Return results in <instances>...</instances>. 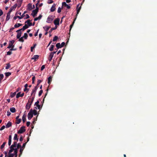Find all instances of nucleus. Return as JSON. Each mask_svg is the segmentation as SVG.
<instances>
[{"label":"nucleus","mask_w":157,"mask_h":157,"mask_svg":"<svg viewBox=\"0 0 157 157\" xmlns=\"http://www.w3.org/2000/svg\"><path fill=\"white\" fill-rule=\"evenodd\" d=\"M17 149H15L14 150H10L9 152V156L8 157H17Z\"/></svg>","instance_id":"f257e3e1"},{"label":"nucleus","mask_w":157,"mask_h":157,"mask_svg":"<svg viewBox=\"0 0 157 157\" xmlns=\"http://www.w3.org/2000/svg\"><path fill=\"white\" fill-rule=\"evenodd\" d=\"M14 42V41L13 40L10 41L9 45L7 47V48H13L14 45H13Z\"/></svg>","instance_id":"f03ea898"},{"label":"nucleus","mask_w":157,"mask_h":157,"mask_svg":"<svg viewBox=\"0 0 157 157\" xmlns=\"http://www.w3.org/2000/svg\"><path fill=\"white\" fill-rule=\"evenodd\" d=\"M25 127L24 126L21 127L20 129L18 131L17 133L19 134H21L24 132L25 131Z\"/></svg>","instance_id":"7ed1b4c3"},{"label":"nucleus","mask_w":157,"mask_h":157,"mask_svg":"<svg viewBox=\"0 0 157 157\" xmlns=\"http://www.w3.org/2000/svg\"><path fill=\"white\" fill-rule=\"evenodd\" d=\"M60 19L59 18H57L54 21V23L55 26L59 25Z\"/></svg>","instance_id":"20e7f679"},{"label":"nucleus","mask_w":157,"mask_h":157,"mask_svg":"<svg viewBox=\"0 0 157 157\" xmlns=\"http://www.w3.org/2000/svg\"><path fill=\"white\" fill-rule=\"evenodd\" d=\"M32 109H31L29 112L28 113V117L29 120H30L33 117V114L32 112Z\"/></svg>","instance_id":"39448f33"},{"label":"nucleus","mask_w":157,"mask_h":157,"mask_svg":"<svg viewBox=\"0 0 157 157\" xmlns=\"http://www.w3.org/2000/svg\"><path fill=\"white\" fill-rule=\"evenodd\" d=\"M43 28L46 32L45 33V35H46L48 33V30L49 29V27L48 26H45L43 27Z\"/></svg>","instance_id":"423d86ee"},{"label":"nucleus","mask_w":157,"mask_h":157,"mask_svg":"<svg viewBox=\"0 0 157 157\" xmlns=\"http://www.w3.org/2000/svg\"><path fill=\"white\" fill-rule=\"evenodd\" d=\"M38 11V9H36L35 10H33L31 13L32 15L34 17L36 14L37 13Z\"/></svg>","instance_id":"0eeeda50"},{"label":"nucleus","mask_w":157,"mask_h":157,"mask_svg":"<svg viewBox=\"0 0 157 157\" xmlns=\"http://www.w3.org/2000/svg\"><path fill=\"white\" fill-rule=\"evenodd\" d=\"M63 7H66L68 9H69L71 8L70 6L67 4L65 2H63L62 3V8Z\"/></svg>","instance_id":"6e6552de"},{"label":"nucleus","mask_w":157,"mask_h":157,"mask_svg":"<svg viewBox=\"0 0 157 157\" xmlns=\"http://www.w3.org/2000/svg\"><path fill=\"white\" fill-rule=\"evenodd\" d=\"M37 88L38 87H37V86H36V87L34 88V89L32 91V92L31 94V95H32L33 94L34 97L35 94L36 93V91Z\"/></svg>","instance_id":"1a4fd4ad"},{"label":"nucleus","mask_w":157,"mask_h":157,"mask_svg":"<svg viewBox=\"0 0 157 157\" xmlns=\"http://www.w3.org/2000/svg\"><path fill=\"white\" fill-rule=\"evenodd\" d=\"M56 4L54 3L53 5L52 6V7L50 9V11L52 12H53L55 11L56 9Z\"/></svg>","instance_id":"9d476101"},{"label":"nucleus","mask_w":157,"mask_h":157,"mask_svg":"<svg viewBox=\"0 0 157 157\" xmlns=\"http://www.w3.org/2000/svg\"><path fill=\"white\" fill-rule=\"evenodd\" d=\"M57 52V50L56 51L52 52L50 54V61L51 60L53 56Z\"/></svg>","instance_id":"9b49d317"},{"label":"nucleus","mask_w":157,"mask_h":157,"mask_svg":"<svg viewBox=\"0 0 157 157\" xmlns=\"http://www.w3.org/2000/svg\"><path fill=\"white\" fill-rule=\"evenodd\" d=\"M17 146V145L16 144H13L10 147V149L12 150H14L15 149H17V148H16V147Z\"/></svg>","instance_id":"f8f14e48"},{"label":"nucleus","mask_w":157,"mask_h":157,"mask_svg":"<svg viewBox=\"0 0 157 157\" xmlns=\"http://www.w3.org/2000/svg\"><path fill=\"white\" fill-rule=\"evenodd\" d=\"M24 94L23 93L21 94L20 92L18 93L16 95V97L17 98H18L19 97H22L24 96Z\"/></svg>","instance_id":"ddd939ff"},{"label":"nucleus","mask_w":157,"mask_h":157,"mask_svg":"<svg viewBox=\"0 0 157 157\" xmlns=\"http://www.w3.org/2000/svg\"><path fill=\"white\" fill-rule=\"evenodd\" d=\"M39 56L38 55H36L33 56L31 58V59L34 60V61H35L36 60L38 59Z\"/></svg>","instance_id":"4468645a"},{"label":"nucleus","mask_w":157,"mask_h":157,"mask_svg":"<svg viewBox=\"0 0 157 157\" xmlns=\"http://www.w3.org/2000/svg\"><path fill=\"white\" fill-rule=\"evenodd\" d=\"M19 116H18L16 117V119H17V121L16 123L17 124H19L21 121V119H19Z\"/></svg>","instance_id":"2eb2a0df"},{"label":"nucleus","mask_w":157,"mask_h":157,"mask_svg":"<svg viewBox=\"0 0 157 157\" xmlns=\"http://www.w3.org/2000/svg\"><path fill=\"white\" fill-rule=\"evenodd\" d=\"M11 140H12V136L11 135H10L9 136V137L8 145L9 146H10L11 144Z\"/></svg>","instance_id":"dca6fc26"},{"label":"nucleus","mask_w":157,"mask_h":157,"mask_svg":"<svg viewBox=\"0 0 157 157\" xmlns=\"http://www.w3.org/2000/svg\"><path fill=\"white\" fill-rule=\"evenodd\" d=\"M34 98V97H33L31 98H29L28 103L29 104H30V105H31L33 101Z\"/></svg>","instance_id":"f3484780"},{"label":"nucleus","mask_w":157,"mask_h":157,"mask_svg":"<svg viewBox=\"0 0 157 157\" xmlns=\"http://www.w3.org/2000/svg\"><path fill=\"white\" fill-rule=\"evenodd\" d=\"M27 23V24L29 26H31L32 25V23L30 22V20H27L25 23Z\"/></svg>","instance_id":"a211bd4d"},{"label":"nucleus","mask_w":157,"mask_h":157,"mask_svg":"<svg viewBox=\"0 0 157 157\" xmlns=\"http://www.w3.org/2000/svg\"><path fill=\"white\" fill-rule=\"evenodd\" d=\"M79 5L78 4L77 6V14L76 15H77L79 13V12H80V11L81 9V6H80L79 8L78 9H77V8L78 7V6H79Z\"/></svg>","instance_id":"6ab92c4d"},{"label":"nucleus","mask_w":157,"mask_h":157,"mask_svg":"<svg viewBox=\"0 0 157 157\" xmlns=\"http://www.w3.org/2000/svg\"><path fill=\"white\" fill-rule=\"evenodd\" d=\"M12 125V123L10 122H8L6 125V128H8Z\"/></svg>","instance_id":"aec40b11"},{"label":"nucleus","mask_w":157,"mask_h":157,"mask_svg":"<svg viewBox=\"0 0 157 157\" xmlns=\"http://www.w3.org/2000/svg\"><path fill=\"white\" fill-rule=\"evenodd\" d=\"M17 39H19L21 36V32H17Z\"/></svg>","instance_id":"412c9836"},{"label":"nucleus","mask_w":157,"mask_h":157,"mask_svg":"<svg viewBox=\"0 0 157 157\" xmlns=\"http://www.w3.org/2000/svg\"><path fill=\"white\" fill-rule=\"evenodd\" d=\"M35 108L36 109H40V105H39V104L37 105H35Z\"/></svg>","instance_id":"4be33fe9"},{"label":"nucleus","mask_w":157,"mask_h":157,"mask_svg":"<svg viewBox=\"0 0 157 157\" xmlns=\"http://www.w3.org/2000/svg\"><path fill=\"white\" fill-rule=\"evenodd\" d=\"M31 105L30 104L27 103L26 105V108L27 109H29L30 108Z\"/></svg>","instance_id":"5701e85b"},{"label":"nucleus","mask_w":157,"mask_h":157,"mask_svg":"<svg viewBox=\"0 0 157 157\" xmlns=\"http://www.w3.org/2000/svg\"><path fill=\"white\" fill-rule=\"evenodd\" d=\"M10 13H8L7 14L6 20V21H8L10 18Z\"/></svg>","instance_id":"b1692460"},{"label":"nucleus","mask_w":157,"mask_h":157,"mask_svg":"<svg viewBox=\"0 0 157 157\" xmlns=\"http://www.w3.org/2000/svg\"><path fill=\"white\" fill-rule=\"evenodd\" d=\"M10 111L12 113H14L16 111V109L14 107H12L10 109Z\"/></svg>","instance_id":"393cba45"},{"label":"nucleus","mask_w":157,"mask_h":157,"mask_svg":"<svg viewBox=\"0 0 157 157\" xmlns=\"http://www.w3.org/2000/svg\"><path fill=\"white\" fill-rule=\"evenodd\" d=\"M26 116L25 115V114H24L22 116V119L23 122H25V121L26 120Z\"/></svg>","instance_id":"a878e982"},{"label":"nucleus","mask_w":157,"mask_h":157,"mask_svg":"<svg viewBox=\"0 0 157 157\" xmlns=\"http://www.w3.org/2000/svg\"><path fill=\"white\" fill-rule=\"evenodd\" d=\"M22 24L20 23H17L15 24L14 25V28H17L19 27V26L22 25Z\"/></svg>","instance_id":"bb28decb"},{"label":"nucleus","mask_w":157,"mask_h":157,"mask_svg":"<svg viewBox=\"0 0 157 157\" xmlns=\"http://www.w3.org/2000/svg\"><path fill=\"white\" fill-rule=\"evenodd\" d=\"M61 44L60 43H58L56 45V46L57 47V48L59 49V48H62L61 46L60 45Z\"/></svg>","instance_id":"cd10ccee"},{"label":"nucleus","mask_w":157,"mask_h":157,"mask_svg":"<svg viewBox=\"0 0 157 157\" xmlns=\"http://www.w3.org/2000/svg\"><path fill=\"white\" fill-rule=\"evenodd\" d=\"M76 19V18H75L74 19V21L73 22L72 24L71 25H70V31H71V29L72 28V27H73V25H74V24L75 21V20Z\"/></svg>","instance_id":"c85d7f7f"},{"label":"nucleus","mask_w":157,"mask_h":157,"mask_svg":"<svg viewBox=\"0 0 157 157\" xmlns=\"http://www.w3.org/2000/svg\"><path fill=\"white\" fill-rule=\"evenodd\" d=\"M76 19V18H75L74 19V21L73 22L72 24L71 25H70V31H71V29L72 28V27H73V25H74V24L75 21V20Z\"/></svg>","instance_id":"c756f323"},{"label":"nucleus","mask_w":157,"mask_h":157,"mask_svg":"<svg viewBox=\"0 0 157 157\" xmlns=\"http://www.w3.org/2000/svg\"><path fill=\"white\" fill-rule=\"evenodd\" d=\"M42 17V16L41 15H40L38 17H36L34 18V21H36L37 20H39L40 19V18Z\"/></svg>","instance_id":"7c9ffc66"},{"label":"nucleus","mask_w":157,"mask_h":157,"mask_svg":"<svg viewBox=\"0 0 157 157\" xmlns=\"http://www.w3.org/2000/svg\"><path fill=\"white\" fill-rule=\"evenodd\" d=\"M16 92H15L13 93H12L10 94V97L12 98H13L14 97L15 95H16Z\"/></svg>","instance_id":"2f4dec72"},{"label":"nucleus","mask_w":157,"mask_h":157,"mask_svg":"<svg viewBox=\"0 0 157 157\" xmlns=\"http://www.w3.org/2000/svg\"><path fill=\"white\" fill-rule=\"evenodd\" d=\"M32 113L33 115L34 114L36 115L37 114V112L35 110H32Z\"/></svg>","instance_id":"473e14b6"},{"label":"nucleus","mask_w":157,"mask_h":157,"mask_svg":"<svg viewBox=\"0 0 157 157\" xmlns=\"http://www.w3.org/2000/svg\"><path fill=\"white\" fill-rule=\"evenodd\" d=\"M10 65L9 63H7L6 64V69H7L9 68H10Z\"/></svg>","instance_id":"72a5a7b5"},{"label":"nucleus","mask_w":157,"mask_h":157,"mask_svg":"<svg viewBox=\"0 0 157 157\" xmlns=\"http://www.w3.org/2000/svg\"><path fill=\"white\" fill-rule=\"evenodd\" d=\"M13 139L14 140H17V141H18V138H17V134H15Z\"/></svg>","instance_id":"f704fd0d"},{"label":"nucleus","mask_w":157,"mask_h":157,"mask_svg":"<svg viewBox=\"0 0 157 157\" xmlns=\"http://www.w3.org/2000/svg\"><path fill=\"white\" fill-rule=\"evenodd\" d=\"M17 18H18L19 19H22V17H20V16H15L14 17H13V19L14 20H16Z\"/></svg>","instance_id":"c9c22d12"},{"label":"nucleus","mask_w":157,"mask_h":157,"mask_svg":"<svg viewBox=\"0 0 157 157\" xmlns=\"http://www.w3.org/2000/svg\"><path fill=\"white\" fill-rule=\"evenodd\" d=\"M32 5L30 4H29L28 6V9L29 10H31L32 9Z\"/></svg>","instance_id":"e433bc0d"},{"label":"nucleus","mask_w":157,"mask_h":157,"mask_svg":"<svg viewBox=\"0 0 157 157\" xmlns=\"http://www.w3.org/2000/svg\"><path fill=\"white\" fill-rule=\"evenodd\" d=\"M28 36V35L27 33H25L24 36H22V37H23V38H24L25 39H27Z\"/></svg>","instance_id":"4c0bfd02"},{"label":"nucleus","mask_w":157,"mask_h":157,"mask_svg":"<svg viewBox=\"0 0 157 157\" xmlns=\"http://www.w3.org/2000/svg\"><path fill=\"white\" fill-rule=\"evenodd\" d=\"M57 28V26H55L54 27L52 28L50 30V33L53 30L56 29Z\"/></svg>","instance_id":"58836bf2"},{"label":"nucleus","mask_w":157,"mask_h":157,"mask_svg":"<svg viewBox=\"0 0 157 157\" xmlns=\"http://www.w3.org/2000/svg\"><path fill=\"white\" fill-rule=\"evenodd\" d=\"M5 75L6 76L8 77L11 75L10 72H6L5 73Z\"/></svg>","instance_id":"ea45409f"},{"label":"nucleus","mask_w":157,"mask_h":157,"mask_svg":"<svg viewBox=\"0 0 157 157\" xmlns=\"http://www.w3.org/2000/svg\"><path fill=\"white\" fill-rule=\"evenodd\" d=\"M6 143V142H4L2 144L1 146V149H2L4 147Z\"/></svg>","instance_id":"a19ab883"},{"label":"nucleus","mask_w":157,"mask_h":157,"mask_svg":"<svg viewBox=\"0 0 157 157\" xmlns=\"http://www.w3.org/2000/svg\"><path fill=\"white\" fill-rule=\"evenodd\" d=\"M4 75L3 74L0 75V82H1V80H2L3 78Z\"/></svg>","instance_id":"79ce46f5"},{"label":"nucleus","mask_w":157,"mask_h":157,"mask_svg":"<svg viewBox=\"0 0 157 157\" xmlns=\"http://www.w3.org/2000/svg\"><path fill=\"white\" fill-rule=\"evenodd\" d=\"M58 39V37L57 36H55L53 39V41H55L57 40Z\"/></svg>","instance_id":"37998d69"},{"label":"nucleus","mask_w":157,"mask_h":157,"mask_svg":"<svg viewBox=\"0 0 157 157\" xmlns=\"http://www.w3.org/2000/svg\"><path fill=\"white\" fill-rule=\"evenodd\" d=\"M36 46V44H35L34 45V46L31 47V51L32 52L33 51V49Z\"/></svg>","instance_id":"c03bdc74"},{"label":"nucleus","mask_w":157,"mask_h":157,"mask_svg":"<svg viewBox=\"0 0 157 157\" xmlns=\"http://www.w3.org/2000/svg\"><path fill=\"white\" fill-rule=\"evenodd\" d=\"M29 26L27 24H25V25L23 27L24 29L25 30L27 29L29 27Z\"/></svg>","instance_id":"a18cd8bd"},{"label":"nucleus","mask_w":157,"mask_h":157,"mask_svg":"<svg viewBox=\"0 0 157 157\" xmlns=\"http://www.w3.org/2000/svg\"><path fill=\"white\" fill-rule=\"evenodd\" d=\"M23 38H24L22 36L21 38H19V40L21 42H23L24 41Z\"/></svg>","instance_id":"49530a36"},{"label":"nucleus","mask_w":157,"mask_h":157,"mask_svg":"<svg viewBox=\"0 0 157 157\" xmlns=\"http://www.w3.org/2000/svg\"><path fill=\"white\" fill-rule=\"evenodd\" d=\"M41 82V80H39V79L37 81V84L36 86H37V87H38V86L40 84V83Z\"/></svg>","instance_id":"de8ad7c7"},{"label":"nucleus","mask_w":157,"mask_h":157,"mask_svg":"<svg viewBox=\"0 0 157 157\" xmlns=\"http://www.w3.org/2000/svg\"><path fill=\"white\" fill-rule=\"evenodd\" d=\"M42 93H43V90H41L39 92V94H38L39 96H40L41 95V94H42Z\"/></svg>","instance_id":"09e8293b"},{"label":"nucleus","mask_w":157,"mask_h":157,"mask_svg":"<svg viewBox=\"0 0 157 157\" xmlns=\"http://www.w3.org/2000/svg\"><path fill=\"white\" fill-rule=\"evenodd\" d=\"M54 45H51L50 48V51H52L53 50Z\"/></svg>","instance_id":"8fccbe9b"},{"label":"nucleus","mask_w":157,"mask_h":157,"mask_svg":"<svg viewBox=\"0 0 157 157\" xmlns=\"http://www.w3.org/2000/svg\"><path fill=\"white\" fill-rule=\"evenodd\" d=\"M61 8L60 7H59L58 8L57 12L58 13H60L61 12Z\"/></svg>","instance_id":"3c124183"},{"label":"nucleus","mask_w":157,"mask_h":157,"mask_svg":"<svg viewBox=\"0 0 157 157\" xmlns=\"http://www.w3.org/2000/svg\"><path fill=\"white\" fill-rule=\"evenodd\" d=\"M17 148H17V150L19 147L21 148V145L19 143L18 144H17Z\"/></svg>","instance_id":"603ef678"},{"label":"nucleus","mask_w":157,"mask_h":157,"mask_svg":"<svg viewBox=\"0 0 157 157\" xmlns=\"http://www.w3.org/2000/svg\"><path fill=\"white\" fill-rule=\"evenodd\" d=\"M24 148H23L22 147H21L20 148V152L21 153V154H22V151H23V150H24Z\"/></svg>","instance_id":"864d4df0"},{"label":"nucleus","mask_w":157,"mask_h":157,"mask_svg":"<svg viewBox=\"0 0 157 157\" xmlns=\"http://www.w3.org/2000/svg\"><path fill=\"white\" fill-rule=\"evenodd\" d=\"M13 9H14V7H11L10 8V10L8 13H10H10L12 12V10H13Z\"/></svg>","instance_id":"5fc2aeb1"},{"label":"nucleus","mask_w":157,"mask_h":157,"mask_svg":"<svg viewBox=\"0 0 157 157\" xmlns=\"http://www.w3.org/2000/svg\"><path fill=\"white\" fill-rule=\"evenodd\" d=\"M25 29H24V28L23 27L22 28H21V29H19V30H17L16 31V32H20L21 30H22V31H24V30Z\"/></svg>","instance_id":"6e6d98bb"},{"label":"nucleus","mask_w":157,"mask_h":157,"mask_svg":"<svg viewBox=\"0 0 157 157\" xmlns=\"http://www.w3.org/2000/svg\"><path fill=\"white\" fill-rule=\"evenodd\" d=\"M12 53V52L11 51H10V50L9 51H8L7 52V55H10Z\"/></svg>","instance_id":"4d7b16f0"},{"label":"nucleus","mask_w":157,"mask_h":157,"mask_svg":"<svg viewBox=\"0 0 157 157\" xmlns=\"http://www.w3.org/2000/svg\"><path fill=\"white\" fill-rule=\"evenodd\" d=\"M35 79V76H33L32 78V83H34V81Z\"/></svg>","instance_id":"13d9d810"},{"label":"nucleus","mask_w":157,"mask_h":157,"mask_svg":"<svg viewBox=\"0 0 157 157\" xmlns=\"http://www.w3.org/2000/svg\"><path fill=\"white\" fill-rule=\"evenodd\" d=\"M5 126L4 125H3L1 127V128L0 129V130H3L5 128Z\"/></svg>","instance_id":"bf43d9fd"},{"label":"nucleus","mask_w":157,"mask_h":157,"mask_svg":"<svg viewBox=\"0 0 157 157\" xmlns=\"http://www.w3.org/2000/svg\"><path fill=\"white\" fill-rule=\"evenodd\" d=\"M65 44V43L64 42H63L61 44V46L62 47H63Z\"/></svg>","instance_id":"052dcab7"},{"label":"nucleus","mask_w":157,"mask_h":157,"mask_svg":"<svg viewBox=\"0 0 157 157\" xmlns=\"http://www.w3.org/2000/svg\"><path fill=\"white\" fill-rule=\"evenodd\" d=\"M45 67V66L44 65H43L42 66L41 68V70L42 71Z\"/></svg>","instance_id":"680f3d73"},{"label":"nucleus","mask_w":157,"mask_h":157,"mask_svg":"<svg viewBox=\"0 0 157 157\" xmlns=\"http://www.w3.org/2000/svg\"><path fill=\"white\" fill-rule=\"evenodd\" d=\"M3 14V12L2 10L0 9V16H2Z\"/></svg>","instance_id":"e2e57ef3"},{"label":"nucleus","mask_w":157,"mask_h":157,"mask_svg":"<svg viewBox=\"0 0 157 157\" xmlns=\"http://www.w3.org/2000/svg\"><path fill=\"white\" fill-rule=\"evenodd\" d=\"M30 124V122L29 121L27 122L26 123V125L27 126H29Z\"/></svg>","instance_id":"0e129e2a"},{"label":"nucleus","mask_w":157,"mask_h":157,"mask_svg":"<svg viewBox=\"0 0 157 157\" xmlns=\"http://www.w3.org/2000/svg\"><path fill=\"white\" fill-rule=\"evenodd\" d=\"M29 15L28 14H26V17H25V19H28V18H29Z\"/></svg>","instance_id":"69168bd1"},{"label":"nucleus","mask_w":157,"mask_h":157,"mask_svg":"<svg viewBox=\"0 0 157 157\" xmlns=\"http://www.w3.org/2000/svg\"><path fill=\"white\" fill-rule=\"evenodd\" d=\"M26 143L27 142L25 143H24L23 144V145H22V147H22L23 148H24L25 147V146L26 145Z\"/></svg>","instance_id":"338daca9"},{"label":"nucleus","mask_w":157,"mask_h":157,"mask_svg":"<svg viewBox=\"0 0 157 157\" xmlns=\"http://www.w3.org/2000/svg\"><path fill=\"white\" fill-rule=\"evenodd\" d=\"M11 114V113L9 111H7V116H9Z\"/></svg>","instance_id":"774afa93"}]
</instances>
